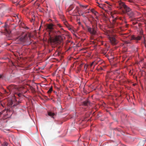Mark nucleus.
I'll list each match as a JSON object with an SVG mask.
<instances>
[{
	"label": "nucleus",
	"instance_id": "nucleus-1",
	"mask_svg": "<svg viewBox=\"0 0 146 146\" xmlns=\"http://www.w3.org/2000/svg\"><path fill=\"white\" fill-rule=\"evenodd\" d=\"M7 89L9 91V93H12L14 94V96L15 98L16 95L17 96L19 97H21L22 95L21 93H18L17 92H19L21 93H22V90L23 89V87L18 88L17 86L14 85H11L7 87ZM5 93H9L6 90H5Z\"/></svg>",
	"mask_w": 146,
	"mask_h": 146
},
{
	"label": "nucleus",
	"instance_id": "nucleus-2",
	"mask_svg": "<svg viewBox=\"0 0 146 146\" xmlns=\"http://www.w3.org/2000/svg\"><path fill=\"white\" fill-rule=\"evenodd\" d=\"M54 25L52 23H50L47 25L46 29L49 32V35L50 36V38L49 39V41L50 42H53L55 43L61 42L62 40L61 37H56L53 38L52 37H51L50 35V33L53 31L54 29Z\"/></svg>",
	"mask_w": 146,
	"mask_h": 146
},
{
	"label": "nucleus",
	"instance_id": "nucleus-3",
	"mask_svg": "<svg viewBox=\"0 0 146 146\" xmlns=\"http://www.w3.org/2000/svg\"><path fill=\"white\" fill-rule=\"evenodd\" d=\"M15 40L17 44L24 43L27 45H30L32 42L30 38L27 35L18 37L15 38Z\"/></svg>",
	"mask_w": 146,
	"mask_h": 146
},
{
	"label": "nucleus",
	"instance_id": "nucleus-4",
	"mask_svg": "<svg viewBox=\"0 0 146 146\" xmlns=\"http://www.w3.org/2000/svg\"><path fill=\"white\" fill-rule=\"evenodd\" d=\"M119 7L121 9L122 12L124 13L126 10L128 9L129 7L127 6L125 3L121 1L118 2Z\"/></svg>",
	"mask_w": 146,
	"mask_h": 146
},
{
	"label": "nucleus",
	"instance_id": "nucleus-5",
	"mask_svg": "<svg viewBox=\"0 0 146 146\" xmlns=\"http://www.w3.org/2000/svg\"><path fill=\"white\" fill-rule=\"evenodd\" d=\"M87 29L88 31L92 35H94L96 34V27H92V28L87 26Z\"/></svg>",
	"mask_w": 146,
	"mask_h": 146
},
{
	"label": "nucleus",
	"instance_id": "nucleus-6",
	"mask_svg": "<svg viewBox=\"0 0 146 146\" xmlns=\"http://www.w3.org/2000/svg\"><path fill=\"white\" fill-rule=\"evenodd\" d=\"M126 14L130 18H132L134 15V13L132 10L129 7L124 13Z\"/></svg>",
	"mask_w": 146,
	"mask_h": 146
},
{
	"label": "nucleus",
	"instance_id": "nucleus-7",
	"mask_svg": "<svg viewBox=\"0 0 146 146\" xmlns=\"http://www.w3.org/2000/svg\"><path fill=\"white\" fill-rule=\"evenodd\" d=\"M109 39L111 44L114 45H115L118 43V41L116 40L115 37H110Z\"/></svg>",
	"mask_w": 146,
	"mask_h": 146
},
{
	"label": "nucleus",
	"instance_id": "nucleus-8",
	"mask_svg": "<svg viewBox=\"0 0 146 146\" xmlns=\"http://www.w3.org/2000/svg\"><path fill=\"white\" fill-rule=\"evenodd\" d=\"M14 101L11 100L9 101L8 103V106L9 107H11L12 108L15 107L17 105V104H14Z\"/></svg>",
	"mask_w": 146,
	"mask_h": 146
},
{
	"label": "nucleus",
	"instance_id": "nucleus-9",
	"mask_svg": "<svg viewBox=\"0 0 146 146\" xmlns=\"http://www.w3.org/2000/svg\"><path fill=\"white\" fill-rule=\"evenodd\" d=\"M141 38V37L140 36H136L133 35L131 36V40H140Z\"/></svg>",
	"mask_w": 146,
	"mask_h": 146
},
{
	"label": "nucleus",
	"instance_id": "nucleus-10",
	"mask_svg": "<svg viewBox=\"0 0 146 146\" xmlns=\"http://www.w3.org/2000/svg\"><path fill=\"white\" fill-rule=\"evenodd\" d=\"M19 25L22 28H24L25 29H29V28L27 27L23 23H21Z\"/></svg>",
	"mask_w": 146,
	"mask_h": 146
},
{
	"label": "nucleus",
	"instance_id": "nucleus-11",
	"mask_svg": "<svg viewBox=\"0 0 146 146\" xmlns=\"http://www.w3.org/2000/svg\"><path fill=\"white\" fill-rule=\"evenodd\" d=\"M90 104V102L88 100L84 101L83 102V104L84 106H88Z\"/></svg>",
	"mask_w": 146,
	"mask_h": 146
},
{
	"label": "nucleus",
	"instance_id": "nucleus-12",
	"mask_svg": "<svg viewBox=\"0 0 146 146\" xmlns=\"http://www.w3.org/2000/svg\"><path fill=\"white\" fill-rule=\"evenodd\" d=\"M81 16H82L84 17L88 18V16H90V17H92V16L91 15H84V13H81Z\"/></svg>",
	"mask_w": 146,
	"mask_h": 146
},
{
	"label": "nucleus",
	"instance_id": "nucleus-13",
	"mask_svg": "<svg viewBox=\"0 0 146 146\" xmlns=\"http://www.w3.org/2000/svg\"><path fill=\"white\" fill-rule=\"evenodd\" d=\"M48 115L50 116L53 117L54 116L55 114L53 113H52L51 111H49L48 112Z\"/></svg>",
	"mask_w": 146,
	"mask_h": 146
},
{
	"label": "nucleus",
	"instance_id": "nucleus-14",
	"mask_svg": "<svg viewBox=\"0 0 146 146\" xmlns=\"http://www.w3.org/2000/svg\"><path fill=\"white\" fill-rule=\"evenodd\" d=\"M80 6L81 7H82L84 9H87L88 7V5H83L81 4H80Z\"/></svg>",
	"mask_w": 146,
	"mask_h": 146
},
{
	"label": "nucleus",
	"instance_id": "nucleus-15",
	"mask_svg": "<svg viewBox=\"0 0 146 146\" xmlns=\"http://www.w3.org/2000/svg\"><path fill=\"white\" fill-rule=\"evenodd\" d=\"M116 20V18L115 19L113 20V26L114 27H116L117 26V23H116L115 20Z\"/></svg>",
	"mask_w": 146,
	"mask_h": 146
},
{
	"label": "nucleus",
	"instance_id": "nucleus-16",
	"mask_svg": "<svg viewBox=\"0 0 146 146\" xmlns=\"http://www.w3.org/2000/svg\"><path fill=\"white\" fill-rule=\"evenodd\" d=\"M97 3L98 4V6H99V7L102 9L103 8V5H104V4H100L98 2H97Z\"/></svg>",
	"mask_w": 146,
	"mask_h": 146
},
{
	"label": "nucleus",
	"instance_id": "nucleus-17",
	"mask_svg": "<svg viewBox=\"0 0 146 146\" xmlns=\"http://www.w3.org/2000/svg\"><path fill=\"white\" fill-rule=\"evenodd\" d=\"M74 8V7L72 5H71L69 7V8L68 9V11H69L72 10Z\"/></svg>",
	"mask_w": 146,
	"mask_h": 146
},
{
	"label": "nucleus",
	"instance_id": "nucleus-18",
	"mask_svg": "<svg viewBox=\"0 0 146 146\" xmlns=\"http://www.w3.org/2000/svg\"><path fill=\"white\" fill-rule=\"evenodd\" d=\"M91 11L95 15H96V13H97V12L94 9H91Z\"/></svg>",
	"mask_w": 146,
	"mask_h": 146
},
{
	"label": "nucleus",
	"instance_id": "nucleus-19",
	"mask_svg": "<svg viewBox=\"0 0 146 146\" xmlns=\"http://www.w3.org/2000/svg\"><path fill=\"white\" fill-rule=\"evenodd\" d=\"M52 87H51L49 90L47 91V93L48 94H49L52 91Z\"/></svg>",
	"mask_w": 146,
	"mask_h": 146
},
{
	"label": "nucleus",
	"instance_id": "nucleus-20",
	"mask_svg": "<svg viewBox=\"0 0 146 146\" xmlns=\"http://www.w3.org/2000/svg\"><path fill=\"white\" fill-rule=\"evenodd\" d=\"M95 63V61H94L92 62L91 64H90V66L92 67L93 66V65H94V64Z\"/></svg>",
	"mask_w": 146,
	"mask_h": 146
},
{
	"label": "nucleus",
	"instance_id": "nucleus-21",
	"mask_svg": "<svg viewBox=\"0 0 146 146\" xmlns=\"http://www.w3.org/2000/svg\"><path fill=\"white\" fill-rule=\"evenodd\" d=\"M3 146H7V143H5L3 144Z\"/></svg>",
	"mask_w": 146,
	"mask_h": 146
},
{
	"label": "nucleus",
	"instance_id": "nucleus-22",
	"mask_svg": "<svg viewBox=\"0 0 146 146\" xmlns=\"http://www.w3.org/2000/svg\"><path fill=\"white\" fill-rule=\"evenodd\" d=\"M75 11L76 12H77V11H78V8L77 7L76 9L75 10V11Z\"/></svg>",
	"mask_w": 146,
	"mask_h": 146
},
{
	"label": "nucleus",
	"instance_id": "nucleus-23",
	"mask_svg": "<svg viewBox=\"0 0 146 146\" xmlns=\"http://www.w3.org/2000/svg\"><path fill=\"white\" fill-rule=\"evenodd\" d=\"M57 25L59 27H62V26L61 25L59 24H57Z\"/></svg>",
	"mask_w": 146,
	"mask_h": 146
},
{
	"label": "nucleus",
	"instance_id": "nucleus-24",
	"mask_svg": "<svg viewBox=\"0 0 146 146\" xmlns=\"http://www.w3.org/2000/svg\"><path fill=\"white\" fill-rule=\"evenodd\" d=\"M15 17H17V18L19 19V18H18V16L17 15H15V16H14Z\"/></svg>",
	"mask_w": 146,
	"mask_h": 146
},
{
	"label": "nucleus",
	"instance_id": "nucleus-25",
	"mask_svg": "<svg viewBox=\"0 0 146 146\" xmlns=\"http://www.w3.org/2000/svg\"><path fill=\"white\" fill-rule=\"evenodd\" d=\"M97 64V62H95V63L94 64V66H95V65H96Z\"/></svg>",
	"mask_w": 146,
	"mask_h": 146
},
{
	"label": "nucleus",
	"instance_id": "nucleus-26",
	"mask_svg": "<svg viewBox=\"0 0 146 146\" xmlns=\"http://www.w3.org/2000/svg\"><path fill=\"white\" fill-rule=\"evenodd\" d=\"M86 14L88 13H90V12H89V11H86Z\"/></svg>",
	"mask_w": 146,
	"mask_h": 146
},
{
	"label": "nucleus",
	"instance_id": "nucleus-27",
	"mask_svg": "<svg viewBox=\"0 0 146 146\" xmlns=\"http://www.w3.org/2000/svg\"><path fill=\"white\" fill-rule=\"evenodd\" d=\"M84 13V14H86V11H84V12H83V13Z\"/></svg>",
	"mask_w": 146,
	"mask_h": 146
},
{
	"label": "nucleus",
	"instance_id": "nucleus-28",
	"mask_svg": "<svg viewBox=\"0 0 146 146\" xmlns=\"http://www.w3.org/2000/svg\"><path fill=\"white\" fill-rule=\"evenodd\" d=\"M137 23V22H136L135 23H133V24H134V25H135L136 24V23Z\"/></svg>",
	"mask_w": 146,
	"mask_h": 146
},
{
	"label": "nucleus",
	"instance_id": "nucleus-29",
	"mask_svg": "<svg viewBox=\"0 0 146 146\" xmlns=\"http://www.w3.org/2000/svg\"><path fill=\"white\" fill-rule=\"evenodd\" d=\"M2 77V75H0V78Z\"/></svg>",
	"mask_w": 146,
	"mask_h": 146
},
{
	"label": "nucleus",
	"instance_id": "nucleus-30",
	"mask_svg": "<svg viewBox=\"0 0 146 146\" xmlns=\"http://www.w3.org/2000/svg\"><path fill=\"white\" fill-rule=\"evenodd\" d=\"M100 69L101 70H103V68H101Z\"/></svg>",
	"mask_w": 146,
	"mask_h": 146
},
{
	"label": "nucleus",
	"instance_id": "nucleus-31",
	"mask_svg": "<svg viewBox=\"0 0 146 146\" xmlns=\"http://www.w3.org/2000/svg\"><path fill=\"white\" fill-rule=\"evenodd\" d=\"M120 19L121 20H122L123 21V20L124 19H123V20H122V18H121V19ZM124 20H125V19H124Z\"/></svg>",
	"mask_w": 146,
	"mask_h": 146
},
{
	"label": "nucleus",
	"instance_id": "nucleus-32",
	"mask_svg": "<svg viewBox=\"0 0 146 146\" xmlns=\"http://www.w3.org/2000/svg\"><path fill=\"white\" fill-rule=\"evenodd\" d=\"M20 103V102H18V104Z\"/></svg>",
	"mask_w": 146,
	"mask_h": 146
},
{
	"label": "nucleus",
	"instance_id": "nucleus-33",
	"mask_svg": "<svg viewBox=\"0 0 146 146\" xmlns=\"http://www.w3.org/2000/svg\"><path fill=\"white\" fill-rule=\"evenodd\" d=\"M96 18L97 19H98V17H96Z\"/></svg>",
	"mask_w": 146,
	"mask_h": 146
},
{
	"label": "nucleus",
	"instance_id": "nucleus-34",
	"mask_svg": "<svg viewBox=\"0 0 146 146\" xmlns=\"http://www.w3.org/2000/svg\"><path fill=\"white\" fill-rule=\"evenodd\" d=\"M32 20H33V21H34V20H33V19H32Z\"/></svg>",
	"mask_w": 146,
	"mask_h": 146
}]
</instances>
